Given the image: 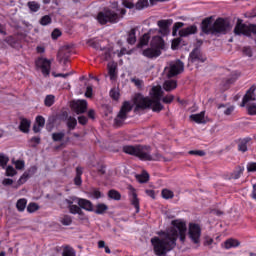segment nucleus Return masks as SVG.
I'll list each match as a JSON object with an SVG mask.
<instances>
[{
	"mask_svg": "<svg viewBox=\"0 0 256 256\" xmlns=\"http://www.w3.org/2000/svg\"><path fill=\"white\" fill-rule=\"evenodd\" d=\"M172 227L166 231L159 232V236L151 238L150 243L153 247L156 256H167L175 247H177V240L180 239L182 243L187 240V224L185 221L176 219L171 221Z\"/></svg>",
	"mask_w": 256,
	"mask_h": 256,
	"instance_id": "1",
	"label": "nucleus"
},
{
	"mask_svg": "<svg viewBox=\"0 0 256 256\" xmlns=\"http://www.w3.org/2000/svg\"><path fill=\"white\" fill-rule=\"evenodd\" d=\"M122 151L126 155L137 157L140 161H158L159 157H161L160 153H153L151 146L143 144L124 145Z\"/></svg>",
	"mask_w": 256,
	"mask_h": 256,
	"instance_id": "2",
	"label": "nucleus"
},
{
	"mask_svg": "<svg viewBox=\"0 0 256 256\" xmlns=\"http://www.w3.org/2000/svg\"><path fill=\"white\" fill-rule=\"evenodd\" d=\"M119 13L120 15H126L127 10L125 8H116L115 10L111 8H104L97 14L96 19L100 25H107V23H119V19H121Z\"/></svg>",
	"mask_w": 256,
	"mask_h": 256,
	"instance_id": "3",
	"label": "nucleus"
},
{
	"mask_svg": "<svg viewBox=\"0 0 256 256\" xmlns=\"http://www.w3.org/2000/svg\"><path fill=\"white\" fill-rule=\"evenodd\" d=\"M131 111H133V106H131V103L129 101H125L122 104L116 118L114 119V125L116 127H122V125L125 123V120L127 119V115H129Z\"/></svg>",
	"mask_w": 256,
	"mask_h": 256,
	"instance_id": "4",
	"label": "nucleus"
},
{
	"mask_svg": "<svg viewBox=\"0 0 256 256\" xmlns=\"http://www.w3.org/2000/svg\"><path fill=\"white\" fill-rule=\"evenodd\" d=\"M134 105V111H145V109H151L153 100L138 93L134 97Z\"/></svg>",
	"mask_w": 256,
	"mask_h": 256,
	"instance_id": "5",
	"label": "nucleus"
},
{
	"mask_svg": "<svg viewBox=\"0 0 256 256\" xmlns=\"http://www.w3.org/2000/svg\"><path fill=\"white\" fill-rule=\"evenodd\" d=\"M188 237L194 245H200L201 243V225L198 223H189Z\"/></svg>",
	"mask_w": 256,
	"mask_h": 256,
	"instance_id": "6",
	"label": "nucleus"
},
{
	"mask_svg": "<svg viewBox=\"0 0 256 256\" xmlns=\"http://www.w3.org/2000/svg\"><path fill=\"white\" fill-rule=\"evenodd\" d=\"M213 33L214 35L217 33H221L225 35L229 29H231V23L225 20V18H217L213 23Z\"/></svg>",
	"mask_w": 256,
	"mask_h": 256,
	"instance_id": "7",
	"label": "nucleus"
},
{
	"mask_svg": "<svg viewBox=\"0 0 256 256\" xmlns=\"http://www.w3.org/2000/svg\"><path fill=\"white\" fill-rule=\"evenodd\" d=\"M35 66L40 69L44 77H48L51 74V60L43 57H39L35 61Z\"/></svg>",
	"mask_w": 256,
	"mask_h": 256,
	"instance_id": "8",
	"label": "nucleus"
},
{
	"mask_svg": "<svg viewBox=\"0 0 256 256\" xmlns=\"http://www.w3.org/2000/svg\"><path fill=\"white\" fill-rule=\"evenodd\" d=\"M200 35H214L213 32V17H207L202 20L200 24Z\"/></svg>",
	"mask_w": 256,
	"mask_h": 256,
	"instance_id": "9",
	"label": "nucleus"
},
{
	"mask_svg": "<svg viewBox=\"0 0 256 256\" xmlns=\"http://www.w3.org/2000/svg\"><path fill=\"white\" fill-rule=\"evenodd\" d=\"M189 60L191 63H205L207 57L203 55L200 48H194L189 54Z\"/></svg>",
	"mask_w": 256,
	"mask_h": 256,
	"instance_id": "10",
	"label": "nucleus"
},
{
	"mask_svg": "<svg viewBox=\"0 0 256 256\" xmlns=\"http://www.w3.org/2000/svg\"><path fill=\"white\" fill-rule=\"evenodd\" d=\"M185 64L181 60H177L176 63L170 65L168 77H177L180 73H183Z\"/></svg>",
	"mask_w": 256,
	"mask_h": 256,
	"instance_id": "11",
	"label": "nucleus"
},
{
	"mask_svg": "<svg viewBox=\"0 0 256 256\" xmlns=\"http://www.w3.org/2000/svg\"><path fill=\"white\" fill-rule=\"evenodd\" d=\"M129 189V199L131 205H133L134 209H136V213H139L140 211V204H139V198L137 197V190L133 186H128Z\"/></svg>",
	"mask_w": 256,
	"mask_h": 256,
	"instance_id": "12",
	"label": "nucleus"
},
{
	"mask_svg": "<svg viewBox=\"0 0 256 256\" xmlns=\"http://www.w3.org/2000/svg\"><path fill=\"white\" fill-rule=\"evenodd\" d=\"M235 35H245L248 37L249 35V26L243 23V20L238 19L236 26L234 28Z\"/></svg>",
	"mask_w": 256,
	"mask_h": 256,
	"instance_id": "13",
	"label": "nucleus"
},
{
	"mask_svg": "<svg viewBox=\"0 0 256 256\" xmlns=\"http://www.w3.org/2000/svg\"><path fill=\"white\" fill-rule=\"evenodd\" d=\"M69 53H71L69 46L62 47V49L58 52L59 63L67 65V63H69Z\"/></svg>",
	"mask_w": 256,
	"mask_h": 256,
	"instance_id": "14",
	"label": "nucleus"
},
{
	"mask_svg": "<svg viewBox=\"0 0 256 256\" xmlns=\"http://www.w3.org/2000/svg\"><path fill=\"white\" fill-rule=\"evenodd\" d=\"M150 47L158 51L165 49V40L161 36H154L150 42Z\"/></svg>",
	"mask_w": 256,
	"mask_h": 256,
	"instance_id": "15",
	"label": "nucleus"
},
{
	"mask_svg": "<svg viewBox=\"0 0 256 256\" xmlns=\"http://www.w3.org/2000/svg\"><path fill=\"white\" fill-rule=\"evenodd\" d=\"M37 173V166H32L29 168L28 171L24 172L23 175L18 180V186L23 185L27 182L29 177H32V175H35Z\"/></svg>",
	"mask_w": 256,
	"mask_h": 256,
	"instance_id": "16",
	"label": "nucleus"
},
{
	"mask_svg": "<svg viewBox=\"0 0 256 256\" xmlns=\"http://www.w3.org/2000/svg\"><path fill=\"white\" fill-rule=\"evenodd\" d=\"M161 50H156L155 48H146L143 50L142 55L147 57V59H157V57H161Z\"/></svg>",
	"mask_w": 256,
	"mask_h": 256,
	"instance_id": "17",
	"label": "nucleus"
},
{
	"mask_svg": "<svg viewBox=\"0 0 256 256\" xmlns=\"http://www.w3.org/2000/svg\"><path fill=\"white\" fill-rule=\"evenodd\" d=\"M75 113L81 115L87 111V100H79L72 105Z\"/></svg>",
	"mask_w": 256,
	"mask_h": 256,
	"instance_id": "18",
	"label": "nucleus"
},
{
	"mask_svg": "<svg viewBox=\"0 0 256 256\" xmlns=\"http://www.w3.org/2000/svg\"><path fill=\"white\" fill-rule=\"evenodd\" d=\"M151 101H161V98L163 97V90L161 89V86H153L151 91Z\"/></svg>",
	"mask_w": 256,
	"mask_h": 256,
	"instance_id": "19",
	"label": "nucleus"
},
{
	"mask_svg": "<svg viewBox=\"0 0 256 256\" xmlns=\"http://www.w3.org/2000/svg\"><path fill=\"white\" fill-rule=\"evenodd\" d=\"M77 204L79 205L80 209H84V211H93V202H91V200L78 198Z\"/></svg>",
	"mask_w": 256,
	"mask_h": 256,
	"instance_id": "20",
	"label": "nucleus"
},
{
	"mask_svg": "<svg viewBox=\"0 0 256 256\" xmlns=\"http://www.w3.org/2000/svg\"><path fill=\"white\" fill-rule=\"evenodd\" d=\"M195 33H197V26L191 25L186 28H182L179 31V36L180 37H189V35H195Z\"/></svg>",
	"mask_w": 256,
	"mask_h": 256,
	"instance_id": "21",
	"label": "nucleus"
},
{
	"mask_svg": "<svg viewBox=\"0 0 256 256\" xmlns=\"http://www.w3.org/2000/svg\"><path fill=\"white\" fill-rule=\"evenodd\" d=\"M161 35H167L169 33V27L171 26V20H160L157 22Z\"/></svg>",
	"mask_w": 256,
	"mask_h": 256,
	"instance_id": "22",
	"label": "nucleus"
},
{
	"mask_svg": "<svg viewBox=\"0 0 256 256\" xmlns=\"http://www.w3.org/2000/svg\"><path fill=\"white\" fill-rule=\"evenodd\" d=\"M253 95H255V88L251 87L247 90L246 94L244 95L241 103V107H245L249 101H255V98H253Z\"/></svg>",
	"mask_w": 256,
	"mask_h": 256,
	"instance_id": "23",
	"label": "nucleus"
},
{
	"mask_svg": "<svg viewBox=\"0 0 256 256\" xmlns=\"http://www.w3.org/2000/svg\"><path fill=\"white\" fill-rule=\"evenodd\" d=\"M151 40V34L145 33L140 39L139 42L137 44V48L138 49H143V47L149 45V41Z\"/></svg>",
	"mask_w": 256,
	"mask_h": 256,
	"instance_id": "24",
	"label": "nucleus"
},
{
	"mask_svg": "<svg viewBox=\"0 0 256 256\" xmlns=\"http://www.w3.org/2000/svg\"><path fill=\"white\" fill-rule=\"evenodd\" d=\"M191 121H194V123H198L199 125L205 123V111H202L198 114H192L190 115Z\"/></svg>",
	"mask_w": 256,
	"mask_h": 256,
	"instance_id": "25",
	"label": "nucleus"
},
{
	"mask_svg": "<svg viewBox=\"0 0 256 256\" xmlns=\"http://www.w3.org/2000/svg\"><path fill=\"white\" fill-rule=\"evenodd\" d=\"M30 128H31V121L27 120V118H23L20 121L19 130L22 133H29Z\"/></svg>",
	"mask_w": 256,
	"mask_h": 256,
	"instance_id": "26",
	"label": "nucleus"
},
{
	"mask_svg": "<svg viewBox=\"0 0 256 256\" xmlns=\"http://www.w3.org/2000/svg\"><path fill=\"white\" fill-rule=\"evenodd\" d=\"M137 29L132 28L129 32H128V37H127V43L128 45H135V43H137Z\"/></svg>",
	"mask_w": 256,
	"mask_h": 256,
	"instance_id": "27",
	"label": "nucleus"
},
{
	"mask_svg": "<svg viewBox=\"0 0 256 256\" xmlns=\"http://www.w3.org/2000/svg\"><path fill=\"white\" fill-rule=\"evenodd\" d=\"M239 245H241V242L233 238H229L224 242V248L226 249H233L235 247H239Z\"/></svg>",
	"mask_w": 256,
	"mask_h": 256,
	"instance_id": "28",
	"label": "nucleus"
},
{
	"mask_svg": "<svg viewBox=\"0 0 256 256\" xmlns=\"http://www.w3.org/2000/svg\"><path fill=\"white\" fill-rule=\"evenodd\" d=\"M5 41L8 45H10V47H13V49H19V47H21V43L19 42V39L13 36H8L5 39Z\"/></svg>",
	"mask_w": 256,
	"mask_h": 256,
	"instance_id": "29",
	"label": "nucleus"
},
{
	"mask_svg": "<svg viewBox=\"0 0 256 256\" xmlns=\"http://www.w3.org/2000/svg\"><path fill=\"white\" fill-rule=\"evenodd\" d=\"M251 141V138L246 137L239 141L238 143V151L241 153H247V144Z\"/></svg>",
	"mask_w": 256,
	"mask_h": 256,
	"instance_id": "30",
	"label": "nucleus"
},
{
	"mask_svg": "<svg viewBox=\"0 0 256 256\" xmlns=\"http://www.w3.org/2000/svg\"><path fill=\"white\" fill-rule=\"evenodd\" d=\"M108 210H109V206H107L104 203H99V204L96 205V209L94 210V213H96V215H103Z\"/></svg>",
	"mask_w": 256,
	"mask_h": 256,
	"instance_id": "31",
	"label": "nucleus"
},
{
	"mask_svg": "<svg viewBox=\"0 0 256 256\" xmlns=\"http://www.w3.org/2000/svg\"><path fill=\"white\" fill-rule=\"evenodd\" d=\"M26 208H27V199L20 198L16 202V209H17V211H19V213H23V211H25Z\"/></svg>",
	"mask_w": 256,
	"mask_h": 256,
	"instance_id": "32",
	"label": "nucleus"
},
{
	"mask_svg": "<svg viewBox=\"0 0 256 256\" xmlns=\"http://www.w3.org/2000/svg\"><path fill=\"white\" fill-rule=\"evenodd\" d=\"M150 109H152L154 113H160V111H163V104H161V100H152Z\"/></svg>",
	"mask_w": 256,
	"mask_h": 256,
	"instance_id": "33",
	"label": "nucleus"
},
{
	"mask_svg": "<svg viewBox=\"0 0 256 256\" xmlns=\"http://www.w3.org/2000/svg\"><path fill=\"white\" fill-rule=\"evenodd\" d=\"M165 91H173V89H177V81L175 80H167L163 85Z\"/></svg>",
	"mask_w": 256,
	"mask_h": 256,
	"instance_id": "34",
	"label": "nucleus"
},
{
	"mask_svg": "<svg viewBox=\"0 0 256 256\" xmlns=\"http://www.w3.org/2000/svg\"><path fill=\"white\" fill-rule=\"evenodd\" d=\"M27 7L32 13H37V11L41 9V4H39L37 1H29L27 3Z\"/></svg>",
	"mask_w": 256,
	"mask_h": 256,
	"instance_id": "35",
	"label": "nucleus"
},
{
	"mask_svg": "<svg viewBox=\"0 0 256 256\" xmlns=\"http://www.w3.org/2000/svg\"><path fill=\"white\" fill-rule=\"evenodd\" d=\"M109 199H113L114 201H121V193L115 189H111L108 191Z\"/></svg>",
	"mask_w": 256,
	"mask_h": 256,
	"instance_id": "36",
	"label": "nucleus"
},
{
	"mask_svg": "<svg viewBox=\"0 0 256 256\" xmlns=\"http://www.w3.org/2000/svg\"><path fill=\"white\" fill-rule=\"evenodd\" d=\"M245 171V168L242 166H237L235 170L231 173V178L232 179H240L241 174Z\"/></svg>",
	"mask_w": 256,
	"mask_h": 256,
	"instance_id": "37",
	"label": "nucleus"
},
{
	"mask_svg": "<svg viewBox=\"0 0 256 256\" xmlns=\"http://www.w3.org/2000/svg\"><path fill=\"white\" fill-rule=\"evenodd\" d=\"M66 125L69 131L75 130V127H77V119L73 116H70L67 120Z\"/></svg>",
	"mask_w": 256,
	"mask_h": 256,
	"instance_id": "38",
	"label": "nucleus"
},
{
	"mask_svg": "<svg viewBox=\"0 0 256 256\" xmlns=\"http://www.w3.org/2000/svg\"><path fill=\"white\" fill-rule=\"evenodd\" d=\"M69 209V213H71L72 215H83V210L81 209V206H77V205H72V206H68Z\"/></svg>",
	"mask_w": 256,
	"mask_h": 256,
	"instance_id": "39",
	"label": "nucleus"
},
{
	"mask_svg": "<svg viewBox=\"0 0 256 256\" xmlns=\"http://www.w3.org/2000/svg\"><path fill=\"white\" fill-rule=\"evenodd\" d=\"M101 51L100 57L102 61H109V59H111V49H101Z\"/></svg>",
	"mask_w": 256,
	"mask_h": 256,
	"instance_id": "40",
	"label": "nucleus"
},
{
	"mask_svg": "<svg viewBox=\"0 0 256 256\" xmlns=\"http://www.w3.org/2000/svg\"><path fill=\"white\" fill-rule=\"evenodd\" d=\"M60 223H62L65 227H69L73 223V217L69 215H64L60 218Z\"/></svg>",
	"mask_w": 256,
	"mask_h": 256,
	"instance_id": "41",
	"label": "nucleus"
},
{
	"mask_svg": "<svg viewBox=\"0 0 256 256\" xmlns=\"http://www.w3.org/2000/svg\"><path fill=\"white\" fill-rule=\"evenodd\" d=\"M52 22H53V19H51V16L49 15H44L39 20L40 25H42L43 27H46V25H51Z\"/></svg>",
	"mask_w": 256,
	"mask_h": 256,
	"instance_id": "42",
	"label": "nucleus"
},
{
	"mask_svg": "<svg viewBox=\"0 0 256 256\" xmlns=\"http://www.w3.org/2000/svg\"><path fill=\"white\" fill-rule=\"evenodd\" d=\"M55 103V96L54 95H47L44 100L45 107H53Z\"/></svg>",
	"mask_w": 256,
	"mask_h": 256,
	"instance_id": "43",
	"label": "nucleus"
},
{
	"mask_svg": "<svg viewBox=\"0 0 256 256\" xmlns=\"http://www.w3.org/2000/svg\"><path fill=\"white\" fill-rule=\"evenodd\" d=\"M64 138H65L64 132H54L52 134V141H54L55 143H57L59 141H63Z\"/></svg>",
	"mask_w": 256,
	"mask_h": 256,
	"instance_id": "44",
	"label": "nucleus"
},
{
	"mask_svg": "<svg viewBox=\"0 0 256 256\" xmlns=\"http://www.w3.org/2000/svg\"><path fill=\"white\" fill-rule=\"evenodd\" d=\"M62 256H76L75 249H73L71 246L64 247Z\"/></svg>",
	"mask_w": 256,
	"mask_h": 256,
	"instance_id": "45",
	"label": "nucleus"
},
{
	"mask_svg": "<svg viewBox=\"0 0 256 256\" xmlns=\"http://www.w3.org/2000/svg\"><path fill=\"white\" fill-rule=\"evenodd\" d=\"M161 195L163 199H173L175 197V193L169 189H163Z\"/></svg>",
	"mask_w": 256,
	"mask_h": 256,
	"instance_id": "46",
	"label": "nucleus"
},
{
	"mask_svg": "<svg viewBox=\"0 0 256 256\" xmlns=\"http://www.w3.org/2000/svg\"><path fill=\"white\" fill-rule=\"evenodd\" d=\"M135 7L138 9V11L145 9V7H149V0H138Z\"/></svg>",
	"mask_w": 256,
	"mask_h": 256,
	"instance_id": "47",
	"label": "nucleus"
},
{
	"mask_svg": "<svg viewBox=\"0 0 256 256\" xmlns=\"http://www.w3.org/2000/svg\"><path fill=\"white\" fill-rule=\"evenodd\" d=\"M182 27H185V23H183V22L174 23L173 28H172L173 37L177 36V31H179Z\"/></svg>",
	"mask_w": 256,
	"mask_h": 256,
	"instance_id": "48",
	"label": "nucleus"
},
{
	"mask_svg": "<svg viewBox=\"0 0 256 256\" xmlns=\"http://www.w3.org/2000/svg\"><path fill=\"white\" fill-rule=\"evenodd\" d=\"M136 179L139 183H147V181H149V173L143 172L142 174L137 175Z\"/></svg>",
	"mask_w": 256,
	"mask_h": 256,
	"instance_id": "49",
	"label": "nucleus"
},
{
	"mask_svg": "<svg viewBox=\"0 0 256 256\" xmlns=\"http://www.w3.org/2000/svg\"><path fill=\"white\" fill-rule=\"evenodd\" d=\"M86 43L87 45H89V47H92V49H99V47H101V45L99 44V41L95 38H91L87 40Z\"/></svg>",
	"mask_w": 256,
	"mask_h": 256,
	"instance_id": "50",
	"label": "nucleus"
},
{
	"mask_svg": "<svg viewBox=\"0 0 256 256\" xmlns=\"http://www.w3.org/2000/svg\"><path fill=\"white\" fill-rule=\"evenodd\" d=\"M7 163H9V157L5 154H0V167H2V169H6Z\"/></svg>",
	"mask_w": 256,
	"mask_h": 256,
	"instance_id": "51",
	"label": "nucleus"
},
{
	"mask_svg": "<svg viewBox=\"0 0 256 256\" xmlns=\"http://www.w3.org/2000/svg\"><path fill=\"white\" fill-rule=\"evenodd\" d=\"M38 210H39V205H37V203L35 202H31L27 206L28 213H35V211H38Z\"/></svg>",
	"mask_w": 256,
	"mask_h": 256,
	"instance_id": "52",
	"label": "nucleus"
},
{
	"mask_svg": "<svg viewBox=\"0 0 256 256\" xmlns=\"http://www.w3.org/2000/svg\"><path fill=\"white\" fill-rule=\"evenodd\" d=\"M90 195L91 197H93L94 199H101V197H103V194L101 193V191H99V189L97 188H93L90 191Z\"/></svg>",
	"mask_w": 256,
	"mask_h": 256,
	"instance_id": "53",
	"label": "nucleus"
},
{
	"mask_svg": "<svg viewBox=\"0 0 256 256\" xmlns=\"http://www.w3.org/2000/svg\"><path fill=\"white\" fill-rule=\"evenodd\" d=\"M181 38H175L172 40L171 49L173 51H177L179 49V46L181 45Z\"/></svg>",
	"mask_w": 256,
	"mask_h": 256,
	"instance_id": "54",
	"label": "nucleus"
},
{
	"mask_svg": "<svg viewBox=\"0 0 256 256\" xmlns=\"http://www.w3.org/2000/svg\"><path fill=\"white\" fill-rule=\"evenodd\" d=\"M17 175V170L13 168V166H7L6 167V176L7 177H15Z\"/></svg>",
	"mask_w": 256,
	"mask_h": 256,
	"instance_id": "55",
	"label": "nucleus"
},
{
	"mask_svg": "<svg viewBox=\"0 0 256 256\" xmlns=\"http://www.w3.org/2000/svg\"><path fill=\"white\" fill-rule=\"evenodd\" d=\"M119 90L113 88L110 90V97L113 99V101H119Z\"/></svg>",
	"mask_w": 256,
	"mask_h": 256,
	"instance_id": "56",
	"label": "nucleus"
},
{
	"mask_svg": "<svg viewBox=\"0 0 256 256\" xmlns=\"http://www.w3.org/2000/svg\"><path fill=\"white\" fill-rule=\"evenodd\" d=\"M188 155H196L197 157H205V151L203 150H190Z\"/></svg>",
	"mask_w": 256,
	"mask_h": 256,
	"instance_id": "57",
	"label": "nucleus"
},
{
	"mask_svg": "<svg viewBox=\"0 0 256 256\" xmlns=\"http://www.w3.org/2000/svg\"><path fill=\"white\" fill-rule=\"evenodd\" d=\"M117 68L115 66H108V73L110 75V79H115Z\"/></svg>",
	"mask_w": 256,
	"mask_h": 256,
	"instance_id": "58",
	"label": "nucleus"
},
{
	"mask_svg": "<svg viewBox=\"0 0 256 256\" xmlns=\"http://www.w3.org/2000/svg\"><path fill=\"white\" fill-rule=\"evenodd\" d=\"M77 199H79V198H77L75 196H71L70 198H67L64 201H65V203H67L68 207H71L74 205L73 203H77Z\"/></svg>",
	"mask_w": 256,
	"mask_h": 256,
	"instance_id": "59",
	"label": "nucleus"
},
{
	"mask_svg": "<svg viewBox=\"0 0 256 256\" xmlns=\"http://www.w3.org/2000/svg\"><path fill=\"white\" fill-rule=\"evenodd\" d=\"M14 165L16 169H18V171H21V169H25V161L23 160H17L16 162H14Z\"/></svg>",
	"mask_w": 256,
	"mask_h": 256,
	"instance_id": "60",
	"label": "nucleus"
},
{
	"mask_svg": "<svg viewBox=\"0 0 256 256\" xmlns=\"http://www.w3.org/2000/svg\"><path fill=\"white\" fill-rule=\"evenodd\" d=\"M248 173H255L256 172V162H250L247 165Z\"/></svg>",
	"mask_w": 256,
	"mask_h": 256,
	"instance_id": "61",
	"label": "nucleus"
},
{
	"mask_svg": "<svg viewBox=\"0 0 256 256\" xmlns=\"http://www.w3.org/2000/svg\"><path fill=\"white\" fill-rule=\"evenodd\" d=\"M36 123L39 127H45V118L43 116H37Z\"/></svg>",
	"mask_w": 256,
	"mask_h": 256,
	"instance_id": "62",
	"label": "nucleus"
},
{
	"mask_svg": "<svg viewBox=\"0 0 256 256\" xmlns=\"http://www.w3.org/2000/svg\"><path fill=\"white\" fill-rule=\"evenodd\" d=\"M251 33L256 35V24L248 25V37H251Z\"/></svg>",
	"mask_w": 256,
	"mask_h": 256,
	"instance_id": "63",
	"label": "nucleus"
},
{
	"mask_svg": "<svg viewBox=\"0 0 256 256\" xmlns=\"http://www.w3.org/2000/svg\"><path fill=\"white\" fill-rule=\"evenodd\" d=\"M248 115H256V105L252 104L247 107Z\"/></svg>",
	"mask_w": 256,
	"mask_h": 256,
	"instance_id": "64",
	"label": "nucleus"
}]
</instances>
